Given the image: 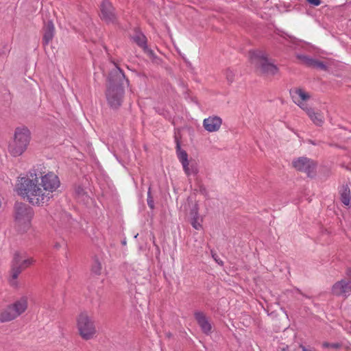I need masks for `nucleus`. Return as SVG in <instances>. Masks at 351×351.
Masks as SVG:
<instances>
[{"mask_svg": "<svg viewBox=\"0 0 351 351\" xmlns=\"http://www.w3.org/2000/svg\"><path fill=\"white\" fill-rule=\"evenodd\" d=\"M41 165L34 168L18 180L16 191L32 205L43 206L47 204L60 186L58 176L53 171L43 170Z\"/></svg>", "mask_w": 351, "mask_h": 351, "instance_id": "f257e3e1", "label": "nucleus"}, {"mask_svg": "<svg viewBox=\"0 0 351 351\" xmlns=\"http://www.w3.org/2000/svg\"><path fill=\"white\" fill-rule=\"evenodd\" d=\"M128 84L122 71L116 65L110 73L106 97L108 105L112 108H118L124 97V87Z\"/></svg>", "mask_w": 351, "mask_h": 351, "instance_id": "f03ea898", "label": "nucleus"}, {"mask_svg": "<svg viewBox=\"0 0 351 351\" xmlns=\"http://www.w3.org/2000/svg\"><path fill=\"white\" fill-rule=\"evenodd\" d=\"M14 221L15 226L21 232H25L30 228L33 217L32 208L26 204H15Z\"/></svg>", "mask_w": 351, "mask_h": 351, "instance_id": "7ed1b4c3", "label": "nucleus"}, {"mask_svg": "<svg viewBox=\"0 0 351 351\" xmlns=\"http://www.w3.org/2000/svg\"><path fill=\"white\" fill-rule=\"evenodd\" d=\"M250 60L251 64L262 73L274 75L277 73V67L269 61L265 53L263 51H251L250 53Z\"/></svg>", "mask_w": 351, "mask_h": 351, "instance_id": "20e7f679", "label": "nucleus"}, {"mask_svg": "<svg viewBox=\"0 0 351 351\" xmlns=\"http://www.w3.org/2000/svg\"><path fill=\"white\" fill-rule=\"evenodd\" d=\"M30 140L29 130L26 128H17L14 141L10 145L9 150L14 156L21 155L27 149Z\"/></svg>", "mask_w": 351, "mask_h": 351, "instance_id": "39448f33", "label": "nucleus"}, {"mask_svg": "<svg viewBox=\"0 0 351 351\" xmlns=\"http://www.w3.org/2000/svg\"><path fill=\"white\" fill-rule=\"evenodd\" d=\"M34 263L32 258L26 257L25 254H14L10 271V284L12 287L17 286V278L21 272Z\"/></svg>", "mask_w": 351, "mask_h": 351, "instance_id": "423d86ee", "label": "nucleus"}, {"mask_svg": "<svg viewBox=\"0 0 351 351\" xmlns=\"http://www.w3.org/2000/svg\"><path fill=\"white\" fill-rule=\"evenodd\" d=\"M77 328L80 335L86 340L93 338L97 332L94 321L86 312L78 315Z\"/></svg>", "mask_w": 351, "mask_h": 351, "instance_id": "0eeeda50", "label": "nucleus"}, {"mask_svg": "<svg viewBox=\"0 0 351 351\" xmlns=\"http://www.w3.org/2000/svg\"><path fill=\"white\" fill-rule=\"evenodd\" d=\"M27 308V298L21 297L12 304L8 306L0 315L2 322L11 321L25 311Z\"/></svg>", "mask_w": 351, "mask_h": 351, "instance_id": "6e6552de", "label": "nucleus"}, {"mask_svg": "<svg viewBox=\"0 0 351 351\" xmlns=\"http://www.w3.org/2000/svg\"><path fill=\"white\" fill-rule=\"evenodd\" d=\"M293 102L300 106L302 110L306 111L310 107L306 104V101L311 98L308 93L302 88H295L290 90Z\"/></svg>", "mask_w": 351, "mask_h": 351, "instance_id": "1a4fd4ad", "label": "nucleus"}, {"mask_svg": "<svg viewBox=\"0 0 351 351\" xmlns=\"http://www.w3.org/2000/svg\"><path fill=\"white\" fill-rule=\"evenodd\" d=\"M293 167L300 171L306 173L311 176L315 169V164L313 160L306 157H300L292 162Z\"/></svg>", "mask_w": 351, "mask_h": 351, "instance_id": "9d476101", "label": "nucleus"}, {"mask_svg": "<svg viewBox=\"0 0 351 351\" xmlns=\"http://www.w3.org/2000/svg\"><path fill=\"white\" fill-rule=\"evenodd\" d=\"M332 293L335 295L348 297L351 293V278L337 282L332 287Z\"/></svg>", "mask_w": 351, "mask_h": 351, "instance_id": "9b49d317", "label": "nucleus"}, {"mask_svg": "<svg viewBox=\"0 0 351 351\" xmlns=\"http://www.w3.org/2000/svg\"><path fill=\"white\" fill-rule=\"evenodd\" d=\"M222 124V119L217 116H211L205 119L203 121L204 129L209 132L218 131Z\"/></svg>", "mask_w": 351, "mask_h": 351, "instance_id": "f8f14e48", "label": "nucleus"}, {"mask_svg": "<svg viewBox=\"0 0 351 351\" xmlns=\"http://www.w3.org/2000/svg\"><path fill=\"white\" fill-rule=\"evenodd\" d=\"M195 319L201 328L202 332L206 335L211 332L212 330V326L208 320V319L206 317L205 314L202 312H196L195 313Z\"/></svg>", "mask_w": 351, "mask_h": 351, "instance_id": "ddd939ff", "label": "nucleus"}, {"mask_svg": "<svg viewBox=\"0 0 351 351\" xmlns=\"http://www.w3.org/2000/svg\"><path fill=\"white\" fill-rule=\"evenodd\" d=\"M191 224L197 230L202 228L203 218L199 215L197 204L193 205L190 211Z\"/></svg>", "mask_w": 351, "mask_h": 351, "instance_id": "4468645a", "label": "nucleus"}, {"mask_svg": "<svg viewBox=\"0 0 351 351\" xmlns=\"http://www.w3.org/2000/svg\"><path fill=\"white\" fill-rule=\"evenodd\" d=\"M297 57L304 64H305L306 65H307L308 66L319 69L323 70V71L327 70L328 66L323 62L318 61L315 59L311 58L305 55H298Z\"/></svg>", "mask_w": 351, "mask_h": 351, "instance_id": "2eb2a0df", "label": "nucleus"}, {"mask_svg": "<svg viewBox=\"0 0 351 351\" xmlns=\"http://www.w3.org/2000/svg\"><path fill=\"white\" fill-rule=\"evenodd\" d=\"M101 17L106 21H112L114 19L113 8L108 0H104L101 5Z\"/></svg>", "mask_w": 351, "mask_h": 351, "instance_id": "dca6fc26", "label": "nucleus"}, {"mask_svg": "<svg viewBox=\"0 0 351 351\" xmlns=\"http://www.w3.org/2000/svg\"><path fill=\"white\" fill-rule=\"evenodd\" d=\"M55 32V27L53 23L51 21H48L44 27V34H43V43L45 45H47L51 42L53 38Z\"/></svg>", "mask_w": 351, "mask_h": 351, "instance_id": "f3484780", "label": "nucleus"}, {"mask_svg": "<svg viewBox=\"0 0 351 351\" xmlns=\"http://www.w3.org/2000/svg\"><path fill=\"white\" fill-rule=\"evenodd\" d=\"M311 120L317 125H322L324 121V115L320 112H315L311 108L306 111Z\"/></svg>", "mask_w": 351, "mask_h": 351, "instance_id": "a211bd4d", "label": "nucleus"}, {"mask_svg": "<svg viewBox=\"0 0 351 351\" xmlns=\"http://www.w3.org/2000/svg\"><path fill=\"white\" fill-rule=\"evenodd\" d=\"M176 154L182 167H186V163L189 162L188 160V154L184 150L181 149L180 144L178 141L176 143Z\"/></svg>", "mask_w": 351, "mask_h": 351, "instance_id": "6ab92c4d", "label": "nucleus"}, {"mask_svg": "<svg viewBox=\"0 0 351 351\" xmlns=\"http://www.w3.org/2000/svg\"><path fill=\"white\" fill-rule=\"evenodd\" d=\"M133 40L144 50H147V39L146 37L141 32H136L132 37Z\"/></svg>", "mask_w": 351, "mask_h": 351, "instance_id": "aec40b11", "label": "nucleus"}, {"mask_svg": "<svg viewBox=\"0 0 351 351\" xmlns=\"http://www.w3.org/2000/svg\"><path fill=\"white\" fill-rule=\"evenodd\" d=\"M341 202L346 206L350 205V189L346 186H343L341 191Z\"/></svg>", "mask_w": 351, "mask_h": 351, "instance_id": "412c9836", "label": "nucleus"}, {"mask_svg": "<svg viewBox=\"0 0 351 351\" xmlns=\"http://www.w3.org/2000/svg\"><path fill=\"white\" fill-rule=\"evenodd\" d=\"M183 169L187 176L195 174L197 172L196 166L193 164L190 165L189 162L186 163V167H183Z\"/></svg>", "mask_w": 351, "mask_h": 351, "instance_id": "4be33fe9", "label": "nucleus"}, {"mask_svg": "<svg viewBox=\"0 0 351 351\" xmlns=\"http://www.w3.org/2000/svg\"><path fill=\"white\" fill-rule=\"evenodd\" d=\"M92 271L95 274H101V263L97 260H96L94 262V263H93V265L92 266Z\"/></svg>", "mask_w": 351, "mask_h": 351, "instance_id": "5701e85b", "label": "nucleus"}, {"mask_svg": "<svg viewBox=\"0 0 351 351\" xmlns=\"http://www.w3.org/2000/svg\"><path fill=\"white\" fill-rule=\"evenodd\" d=\"M235 73L232 70L226 71V79L228 82L232 83L234 80Z\"/></svg>", "mask_w": 351, "mask_h": 351, "instance_id": "b1692460", "label": "nucleus"}, {"mask_svg": "<svg viewBox=\"0 0 351 351\" xmlns=\"http://www.w3.org/2000/svg\"><path fill=\"white\" fill-rule=\"evenodd\" d=\"M322 346L324 348H331L333 349H339L341 347V344L339 343H328V342H324V343H323Z\"/></svg>", "mask_w": 351, "mask_h": 351, "instance_id": "393cba45", "label": "nucleus"}, {"mask_svg": "<svg viewBox=\"0 0 351 351\" xmlns=\"http://www.w3.org/2000/svg\"><path fill=\"white\" fill-rule=\"evenodd\" d=\"M308 3L313 5H315V6H317L319 5H320L321 3V1L320 0H306Z\"/></svg>", "mask_w": 351, "mask_h": 351, "instance_id": "a878e982", "label": "nucleus"}, {"mask_svg": "<svg viewBox=\"0 0 351 351\" xmlns=\"http://www.w3.org/2000/svg\"><path fill=\"white\" fill-rule=\"evenodd\" d=\"M147 204L150 208H152V209L154 208V201H153L152 197L149 196V195H148V198H147Z\"/></svg>", "mask_w": 351, "mask_h": 351, "instance_id": "bb28decb", "label": "nucleus"}, {"mask_svg": "<svg viewBox=\"0 0 351 351\" xmlns=\"http://www.w3.org/2000/svg\"><path fill=\"white\" fill-rule=\"evenodd\" d=\"M75 191L79 196H83L84 195V189L82 187H77Z\"/></svg>", "mask_w": 351, "mask_h": 351, "instance_id": "cd10ccee", "label": "nucleus"}, {"mask_svg": "<svg viewBox=\"0 0 351 351\" xmlns=\"http://www.w3.org/2000/svg\"><path fill=\"white\" fill-rule=\"evenodd\" d=\"M58 247H59V245H58V244L56 245V247H57V248H58Z\"/></svg>", "mask_w": 351, "mask_h": 351, "instance_id": "c85d7f7f", "label": "nucleus"}]
</instances>
